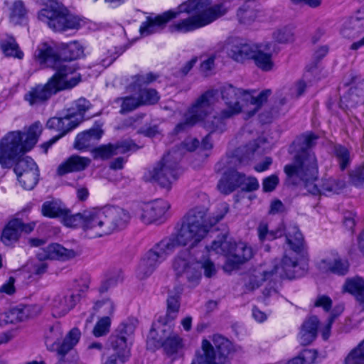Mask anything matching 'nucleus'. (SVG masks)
<instances>
[{
	"label": "nucleus",
	"mask_w": 364,
	"mask_h": 364,
	"mask_svg": "<svg viewBox=\"0 0 364 364\" xmlns=\"http://www.w3.org/2000/svg\"><path fill=\"white\" fill-rule=\"evenodd\" d=\"M228 210L227 204H222L220 214L209 221L205 219L206 210L204 208L191 210L176 236L161 240L141 257L136 270V277L140 279L150 277L177 247L196 245L206 235L210 227L224 218Z\"/></svg>",
	"instance_id": "obj_1"
},
{
	"label": "nucleus",
	"mask_w": 364,
	"mask_h": 364,
	"mask_svg": "<svg viewBox=\"0 0 364 364\" xmlns=\"http://www.w3.org/2000/svg\"><path fill=\"white\" fill-rule=\"evenodd\" d=\"M183 13L188 14V17L171 25V32L188 33L205 26L225 14V9L221 4L212 6L211 0H187L175 9L154 17L148 16L140 26V33L147 36L159 32L168 21Z\"/></svg>",
	"instance_id": "obj_2"
},
{
	"label": "nucleus",
	"mask_w": 364,
	"mask_h": 364,
	"mask_svg": "<svg viewBox=\"0 0 364 364\" xmlns=\"http://www.w3.org/2000/svg\"><path fill=\"white\" fill-rule=\"evenodd\" d=\"M131 215L127 210L113 205L84 210V230L90 237H97L124 229Z\"/></svg>",
	"instance_id": "obj_3"
},
{
	"label": "nucleus",
	"mask_w": 364,
	"mask_h": 364,
	"mask_svg": "<svg viewBox=\"0 0 364 364\" xmlns=\"http://www.w3.org/2000/svg\"><path fill=\"white\" fill-rule=\"evenodd\" d=\"M34 56L41 65L55 70L49 80L52 81L57 92L70 90L81 81V75L77 72L76 63L63 60L47 43H43L38 47Z\"/></svg>",
	"instance_id": "obj_4"
},
{
	"label": "nucleus",
	"mask_w": 364,
	"mask_h": 364,
	"mask_svg": "<svg viewBox=\"0 0 364 364\" xmlns=\"http://www.w3.org/2000/svg\"><path fill=\"white\" fill-rule=\"evenodd\" d=\"M42 126L35 122L26 131H11L0 140V165L4 168H11L16 160L31 151L38 141Z\"/></svg>",
	"instance_id": "obj_5"
},
{
	"label": "nucleus",
	"mask_w": 364,
	"mask_h": 364,
	"mask_svg": "<svg viewBox=\"0 0 364 364\" xmlns=\"http://www.w3.org/2000/svg\"><path fill=\"white\" fill-rule=\"evenodd\" d=\"M255 91L249 92L237 88L231 85H225L220 89L222 99L224 100L226 108L223 109L224 117H232L241 112L246 113L250 118L255 114L262 105L267 102L272 94L271 90H264L257 96Z\"/></svg>",
	"instance_id": "obj_6"
},
{
	"label": "nucleus",
	"mask_w": 364,
	"mask_h": 364,
	"mask_svg": "<svg viewBox=\"0 0 364 364\" xmlns=\"http://www.w3.org/2000/svg\"><path fill=\"white\" fill-rule=\"evenodd\" d=\"M284 171L289 185H303L311 194L318 192L315 181L318 178V167L317 158L312 151H299L291 164L285 165Z\"/></svg>",
	"instance_id": "obj_7"
},
{
	"label": "nucleus",
	"mask_w": 364,
	"mask_h": 364,
	"mask_svg": "<svg viewBox=\"0 0 364 364\" xmlns=\"http://www.w3.org/2000/svg\"><path fill=\"white\" fill-rule=\"evenodd\" d=\"M172 268L177 278L186 277L190 287L199 284L202 277V269L204 270L205 277L208 278L212 277L217 272L211 260L207 259L198 261L188 249L181 250L174 257Z\"/></svg>",
	"instance_id": "obj_8"
},
{
	"label": "nucleus",
	"mask_w": 364,
	"mask_h": 364,
	"mask_svg": "<svg viewBox=\"0 0 364 364\" xmlns=\"http://www.w3.org/2000/svg\"><path fill=\"white\" fill-rule=\"evenodd\" d=\"M303 272L300 271L298 258L285 254L282 259L273 261L272 267L266 270L255 271L245 284L246 291L257 289L262 282L269 280L276 282L281 279H294L301 277Z\"/></svg>",
	"instance_id": "obj_9"
},
{
	"label": "nucleus",
	"mask_w": 364,
	"mask_h": 364,
	"mask_svg": "<svg viewBox=\"0 0 364 364\" xmlns=\"http://www.w3.org/2000/svg\"><path fill=\"white\" fill-rule=\"evenodd\" d=\"M208 251H213L227 257L223 266L226 272H231L237 268L240 264L248 261L253 256V250L250 246L242 242L232 243L228 240L225 234L212 242Z\"/></svg>",
	"instance_id": "obj_10"
},
{
	"label": "nucleus",
	"mask_w": 364,
	"mask_h": 364,
	"mask_svg": "<svg viewBox=\"0 0 364 364\" xmlns=\"http://www.w3.org/2000/svg\"><path fill=\"white\" fill-rule=\"evenodd\" d=\"M257 232L260 242L274 240L284 235L286 243L293 253L289 255L296 257L294 255L301 252L304 246V238L300 232L298 226L290 223L287 226L281 223L275 229L269 230L267 222L261 221L257 228Z\"/></svg>",
	"instance_id": "obj_11"
},
{
	"label": "nucleus",
	"mask_w": 364,
	"mask_h": 364,
	"mask_svg": "<svg viewBox=\"0 0 364 364\" xmlns=\"http://www.w3.org/2000/svg\"><path fill=\"white\" fill-rule=\"evenodd\" d=\"M38 19L54 31L63 32L80 28V18L70 14L68 9L57 1H49L39 11Z\"/></svg>",
	"instance_id": "obj_12"
},
{
	"label": "nucleus",
	"mask_w": 364,
	"mask_h": 364,
	"mask_svg": "<svg viewBox=\"0 0 364 364\" xmlns=\"http://www.w3.org/2000/svg\"><path fill=\"white\" fill-rule=\"evenodd\" d=\"M214 347L208 340L202 341L201 350L199 351L191 364H230L227 356L232 347L231 342L220 335H214Z\"/></svg>",
	"instance_id": "obj_13"
},
{
	"label": "nucleus",
	"mask_w": 364,
	"mask_h": 364,
	"mask_svg": "<svg viewBox=\"0 0 364 364\" xmlns=\"http://www.w3.org/2000/svg\"><path fill=\"white\" fill-rule=\"evenodd\" d=\"M218 99V91L215 89H210L203 93L188 109L184 116V121L176 126V132L186 130L203 119L211 112L212 107Z\"/></svg>",
	"instance_id": "obj_14"
},
{
	"label": "nucleus",
	"mask_w": 364,
	"mask_h": 364,
	"mask_svg": "<svg viewBox=\"0 0 364 364\" xmlns=\"http://www.w3.org/2000/svg\"><path fill=\"white\" fill-rule=\"evenodd\" d=\"M218 99V91L215 89H210L203 93L188 109L184 116V121L176 126V132L186 130L203 119L211 112L212 107Z\"/></svg>",
	"instance_id": "obj_15"
},
{
	"label": "nucleus",
	"mask_w": 364,
	"mask_h": 364,
	"mask_svg": "<svg viewBox=\"0 0 364 364\" xmlns=\"http://www.w3.org/2000/svg\"><path fill=\"white\" fill-rule=\"evenodd\" d=\"M218 99V91L215 89H210L203 93L188 109L184 116V121L176 126V132L186 130L203 119L211 112L212 107Z\"/></svg>",
	"instance_id": "obj_16"
},
{
	"label": "nucleus",
	"mask_w": 364,
	"mask_h": 364,
	"mask_svg": "<svg viewBox=\"0 0 364 364\" xmlns=\"http://www.w3.org/2000/svg\"><path fill=\"white\" fill-rule=\"evenodd\" d=\"M174 153L168 152L146 176L148 181L156 182L161 187L169 191L172 184L181 173L178 162L173 160Z\"/></svg>",
	"instance_id": "obj_17"
},
{
	"label": "nucleus",
	"mask_w": 364,
	"mask_h": 364,
	"mask_svg": "<svg viewBox=\"0 0 364 364\" xmlns=\"http://www.w3.org/2000/svg\"><path fill=\"white\" fill-rule=\"evenodd\" d=\"M135 325L133 322L122 323L109 338L110 346L115 351L117 355H114L119 364H123L125 358L129 355V344L132 343Z\"/></svg>",
	"instance_id": "obj_18"
},
{
	"label": "nucleus",
	"mask_w": 364,
	"mask_h": 364,
	"mask_svg": "<svg viewBox=\"0 0 364 364\" xmlns=\"http://www.w3.org/2000/svg\"><path fill=\"white\" fill-rule=\"evenodd\" d=\"M38 261L33 264L32 272L36 275L44 274L48 265L45 259H61L66 260L74 258L76 253L73 250L66 249L59 244H51L46 247L41 249L36 254Z\"/></svg>",
	"instance_id": "obj_19"
},
{
	"label": "nucleus",
	"mask_w": 364,
	"mask_h": 364,
	"mask_svg": "<svg viewBox=\"0 0 364 364\" xmlns=\"http://www.w3.org/2000/svg\"><path fill=\"white\" fill-rule=\"evenodd\" d=\"M80 123V117H75L72 115L66 114L63 117H51L47 122L46 127L50 129H54L60 134L49 141L41 144V148L45 153H47L48 149L54 144L59 139L65 135L68 132L75 129Z\"/></svg>",
	"instance_id": "obj_20"
},
{
	"label": "nucleus",
	"mask_w": 364,
	"mask_h": 364,
	"mask_svg": "<svg viewBox=\"0 0 364 364\" xmlns=\"http://www.w3.org/2000/svg\"><path fill=\"white\" fill-rule=\"evenodd\" d=\"M169 203L164 200H156L151 203H141L135 210V215L144 223L149 224L161 220L169 209Z\"/></svg>",
	"instance_id": "obj_21"
},
{
	"label": "nucleus",
	"mask_w": 364,
	"mask_h": 364,
	"mask_svg": "<svg viewBox=\"0 0 364 364\" xmlns=\"http://www.w3.org/2000/svg\"><path fill=\"white\" fill-rule=\"evenodd\" d=\"M255 45L244 43L239 38H228L224 43L223 50L232 60L242 63L251 59Z\"/></svg>",
	"instance_id": "obj_22"
},
{
	"label": "nucleus",
	"mask_w": 364,
	"mask_h": 364,
	"mask_svg": "<svg viewBox=\"0 0 364 364\" xmlns=\"http://www.w3.org/2000/svg\"><path fill=\"white\" fill-rule=\"evenodd\" d=\"M41 312L39 305H26L11 309L9 311L1 313L3 326L9 323H16L24 321L38 316Z\"/></svg>",
	"instance_id": "obj_23"
},
{
	"label": "nucleus",
	"mask_w": 364,
	"mask_h": 364,
	"mask_svg": "<svg viewBox=\"0 0 364 364\" xmlns=\"http://www.w3.org/2000/svg\"><path fill=\"white\" fill-rule=\"evenodd\" d=\"M136 149V145L130 140H123L115 144L101 145L92 149L94 159L106 160L112 156L123 154Z\"/></svg>",
	"instance_id": "obj_24"
},
{
	"label": "nucleus",
	"mask_w": 364,
	"mask_h": 364,
	"mask_svg": "<svg viewBox=\"0 0 364 364\" xmlns=\"http://www.w3.org/2000/svg\"><path fill=\"white\" fill-rule=\"evenodd\" d=\"M80 301V295L75 291L58 294L53 299L50 306L54 317H61L67 314Z\"/></svg>",
	"instance_id": "obj_25"
},
{
	"label": "nucleus",
	"mask_w": 364,
	"mask_h": 364,
	"mask_svg": "<svg viewBox=\"0 0 364 364\" xmlns=\"http://www.w3.org/2000/svg\"><path fill=\"white\" fill-rule=\"evenodd\" d=\"M56 90L48 81L45 85H38L31 89L24 96V99L31 105L41 104L47 101L53 95L56 94Z\"/></svg>",
	"instance_id": "obj_26"
},
{
	"label": "nucleus",
	"mask_w": 364,
	"mask_h": 364,
	"mask_svg": "<svg viewBox=\"0 0 364 364\" xmlns=\"http://www.w3.org/2000/svg\"><path fill=\"white\" fill-rule=\"evenodd\" d=\"M242 178V173L235 169H229L223 174L218 183L217 188L221 193L228 195L240 188V183Z\"/></svg>",
	"instance_id": "obj_27"
},
{
	"label": "nucleus",
	"mask_w": 364,
	"mask_h": 364,
	"mask_svg": "<svg viewBox=\"0 0 364 364\" xmlns=\"http://www.w3.org/2000/svg\"><path fill=\"white\" fill-rule=\"evenodd\" d=\"M102 134V125L96 124L90 129L77 135L75 141V147L79 150L86 149L98 141Z\"/></svg>",
	"instance_id": "obj_28"
},
{
	"label": "nucleus",
	"mask_w": 364,
	"mask_h": 364,
	"mask_svg": "<svg viewBox=\"0 0 364 364\" xmlns=\"http://www.w3.org/2000/svg\"><path fill=\"white\" fill-rule=\"evenodd\" d=\"M319 321L316 316H311L304 321L298 335L301 345L311 344L316 338Z\"/></svg>",
	"instance_id": "obj_29"
},
{
	"label": "nucleus",
	"mask_w": 364,
	"mask_h": 364,
	"mask_svg": "<svg viewBox=\"0 0 364 364\" xmlns=\"http://www.w3.org/2000/svg\"><path fill=\"white\" fill-rule=\"evenodd\" d=\"M90 163V160L88 158L73 155L58 166L57 173L59 176H63L68 173L80 171L84 170Z\"/></svg>",
	"instance_id": "obj_30"
},
{
	"label": "nucleus",
	"mask_w": 364,
	"mask_h": 364,
	"mask_svg": "<svg viewBox=\"0 0 364 364\" xmlns=\"http://www.w3.org/2000/svg\"><path fill=\"white\" fill-rule=\"evenodd\" d=\"M318 268L321 271L324 272H330L338 275L343 276L348 272L349 262L348 260L340 257L333 259H325L319 262Z\"/></svg>",
	"instance_id": "obj_31"
},
{
	"label": "nucleus",
	"mask_w": 364,
	"mask_h": 364,
	"mask_svg": "<svg viewBox=\"0 0 364 364\" xmlns=\"http://www.w3.org/2000/svg\"><path fill=\"white\" fill-rule=\"evenodd\" d=\"M21 235L20 220L15 218L10 220L2 230L0 240L6 246L16 242Z\"/></svg>",
	"instance_id": "obj_32"
},
{
	"label": "nucleus",
	"mask_w": 364,
	"mask_h": 364,
	"mask_svg": "<svg viewBox=\"0 0 364 364\" xmlns=\"http://www.w3.org/2000/svg\"><path fill=\"white\" fill-rule=\"evenodd\" d=\"M63 337V329L59 323H55L49 326L45 332V343L50 350H56L58 353V348L60 346V341Z\"/></svg>",
	"instance_id": "obj_33"
},
{
	"label": "nucleus",
	"mask_w": 364,
	"mask_h": 364,
	"mask_svg": "<svg viewBox=\"0 0 364 364\" xmlns=\"http://www.w3.org/2000/svg\"><path fill=\"white\" fill-rule=\"evenodd\" d=\"M166 304L167 310L166 314L160 316L157 319L158 323L164 326H167L177 317L180 308L179 299L178 296H172L171 294H168Z\"/></svg>",
	"instance_id": "obj_34"
},
{
	"label": "nucleus",
	"mask_w": 364,
	"mask_h": 364,
	"mask_svg": "<svg viewBox=\"0 0 364 364\" xmlns=\"http://www.w3.org/2000/svg\"><path fill=\"white\" fill-rule=\"evenodd\" d=\"M343 290L353 295L360 303H364V279L354 277L346 279Z\"/></svg>",
	"instance_id": "obj_35"
},
{
	"label": "nucleus",
	"mask_w": 364,
	"mask_h": 364,
	"mask_svg": "<svg viewBox=\"0 0 364 364\" xmlns=\"http://www.w3.org/2000/svg\"><path fill=\"white\" fill-rule=\"evenodd\" d=\"M345 185L344 180L340 178H329L323 179L321 185L320 186H318V192L316 195L338 194L344 188Z\"/></svg>",
	"instance_id": "obj_36"
},
{
	"label": "nucleus",
	"mask_w": 364,
	"mask_h": 364,
	"mask_svg": "<svg viewBox=\"0 0 364 364\" xmlns=\"http://www.w3.org/2000/svg\"><path fill=\"white\" fill-rule=\"evenodd\" d=\"M251 59H253L256 65L263 71H269L273 68L274 63L272 59V54L263 51L261 46L255 45Z\"/></svg>",
	"instance_id": "obj_37"
},
{
	"label": "nucleus",
	"mask_w": 364,
	"mask_h": 364,
	"mask_svg": "<svg viewBox=\"0 0 364 364\" xmlns=\"http://www.w3.org/2000/svg\"><path fill=\"white\" fill-rule=\"evenodd\" d=\"M80 336L81 333L78 328H72L60 343L58 355L65 356L79 342Z\"/></svg>",
	"instance_id": "obj_38"
},
{
	"label": "nucleus",
	"mask_w": 364,
	"mask_h": 364,
	"mask_svg": "<svg viewBox=\"0 0 364 364\" xmlns=\"http://www.w3.org/2000/svg\"><path fill=\"white\" fill-rule=\"evenodd\" d=\"M66 207L65 205L58 200L46 201L43 203L41 208L42 214L50 218H60L65 213Z\"/></svg>",
	"instance_id": "obj_39"
},
{
	"label": "nucleus",
	"mask_w": 364,
	"mask_h": 364,
	"mask_svg": "<svg viewBox=\"0 0 364 364\" xmlns=\"http://www.w3.org/2000/svg\"><path fill=\"white\" fill-rule=\"evenodd\" d=\"M161 346L166 354L172 355L182 348V338L178 334L170 332L167 337L161 341Z\"/></svg>",
	"instance_id": "obj_40"
},
{
	"label": "nucleus",
	"mask_w": 364,
	"mask_h": 364,
	"mask_svg": "<svg viewBox=\"0 0 364 364\" xmlns=\"http://www.w3.org/2000/svg\"><path fill=\"white\" fill-rule=\"evenodd\" d=\"M318 358V353L314 349H304L299 354L288 360L284 364H315Z\"/></svg>",
	"instance_id": "obj_41"
},
{
	"label": "nucleus",
	"mask_w": 364,
	"mask_h": 364,
	"mask_svg": "<svg viewBox=\"0 0 364 364\" xmlns=\"http://www.w3.org/2000/svg\"><path fill=\"white\" fill-rule=\"evenodd\" d=\"M253 4V2L247 1L238 9L237 15L240 23L249 24L257 18V11Z\"/></svg>",
	"instance_id": "obj_42"
},
{
	"label": "nucleus",
	"mask_w": 364,
	"mask_h": 364,
	"mask_svg": "<svg viewBox=\"0 0 364 364\" xmlns=\"http://www.w3.org/2000/svg\"><path fill=\"white\" fill-rule=\"evenodd\" d=\"M0 46L6 56H12L19 59L23 58V53L18 50V46L12 36H7L0 41Z\"/></svg>",
	"instance_id": "obj_43"
},
{
	"label": "nucleus",
	"mask_w": 364,
	"mask_h": 364,
	"mask_svg": "<svg viewBox=\"0 0 364 364\" xmlns=\"http://www.w3.org/2000/svg\"><path fill=\"white\" fill-rule=\"evenodd\" d=\"M21 186L26 190L33 189L38 181V168L16 175Z\"/></svg>",
	"instance_id": "obj_44"
},
{
	"label": "nucleus",
	"mask_w": 364,
	"mask_h": 364,
	"mask_svg": "<svg viewBox=\"0 0 364 364\" xmlns=\"http://www.w3.org/2000/svg\"><path fill=\"white\" fill-rule=\"evenodd\" d=\"M62 223L70 228H82L84 230V210L81 213L71 214L67 208L61 217Z\"/></svg>",
	"instance_id": "obj_45"
},
{
	"label": "nucleus",
	"mask_w": 364,
	"mask_h": 364,
	"mask_svg": "<svg viewBox=\"0 0 364 364\" xmlns=\"http://www.w3.org/2000/svg\"><path fill=\"white\" fill-rule=\"evenodd\" d=\"M27 10L22 1L14 2L10 8V21L14 24L21 23L26 18Z\"/></svg>",
	"instance_id": "obj_46"
},
{
	"label": "nucleus",
	"mask_w": 364,
	"mask_h": 364,
	"mask_svg": "<svg viewBox=\"0 0 364 364\" xmlns=\"http://www.w3.org/2000/svg\"><path fill=\"white\" fill-rule=\"evenodd\" d=\"M14 171L16 175L38 168L35 161L29 156H21L14 161Z\"/></svg>",
	"instance_id": "obj_47"
},
{
	"label": "nucleus",
	"mask_w": 364,
	"mask_h": 364,
	"mask_svg": "<svg viewBox=\"0 0 364 364\" xmlns=\"http://www.w3.org/2000/svg\"><path fill=\"white\" fill-rule=\"evenodd\" d=\"M84 50L82 46L77 42H72L67 45L63 50L65 55L63 60L73 62L74 60L81 57L83 55Z\"/></svg>",
	"instance_id": "obj_48"
},
{
	"label": "nucleus",
	"mask_w": 364,
	"mask_h": 364,
	"mask_svg": "<svg viewBox=\"0 0 364 364\" xmlns=\"http://www.w3.org/2000/svg\"><path fill=\"white\" fill-rule=\"evenodd\" d=\"M229 118L223 117L222 110L218 115L214 116L211 120H207L205 123V127L210 133L215 132H223L225 128V121Z\"/></svg>",
	"instance_id": "obj_49"
},
{
	"label": "nucleus",
	"mask_w": 364,
	"mask_h": 364,
	"mask_svg": "<svg viewBox=\"0 0 364 364\" xmlns=\"http://www.w3.org/2000/svg\"><path fill=\"white\" fill-rule=\"evenodd\" d=\"M345 364H364V340L348 353Z\"/></svg>",
	"instance_id": "obj_50"
},
{
	"label": "nucleus",
	"mask_w": 364,
	"mask_h": 364,
	"mask_svg": "<svg viewBox=\"0 0 364 364\" xmlns=\"http://www.w3.org/2000/svg\"><path fill=\"white\" fill-rule=\"evenodd\" d=\"M140 105H154L158 102L160 96L154 89H142L138 97Z\"/></svg>",
	"instance_id": "obj_51"
},
{
	"label": "nucleus",
	"mask_w": 364,
	"mask_h": 364,
	"mask_svg": "<svg viewBox=\"0 0 364 364\" xmlns=\"http://www.w3.org/2000/svg\"><path fill=\"white\" fill-rule=\"evenodd\" d=\"M119 101L121 102V108L119 110L121 114L130 112L141 106L138 97L133 96L118 98L117 102Z\"/></svg>",
	"instance_id": "obj_52"
},
{
	"label": "nucleus",
	"mask_w": 364,
	"mask_h": 364,
	"mask_svg": "<svg viewBox=\"0 0 364 364\" xmlns=\"http://www.w3.org/2000/svg\"><path fill=\"white\" fill-rule=\"evenodd\" d=\"M273 38L279 43H287L293 41L294 33L290 26H283L277 28L273 33Z\"/></svg>",
	"instance_id": "obj_53"
},
{
	"label": "nucleus",
	"mask_w": 364,
	"mask_h": 364,
	"mask_svg": "<svg viewBox=\"0 0 364 364\" xmlns=\"http://www.w3.org/2000/svg\"><path fill=\"white\" fill-rule=\"evenodd\" d=\"M122 54V52H118L114 50H107L101 54L97 60V63L101 65L104 68H107L112 65L113 62Z\"/></svg>",
	"instance_id": "obj_54"
},
{
	"label": "nucleus",
	"mask_w": 364,
	"mask_h": 364,
	"mask_svg": "<svg viewBox=\"0 0 364 364\" xmlns=\"http://www.w3.org/2000/svg\"><path fill=\"white\" fill-rule=\"evenodd\" d=\"M91 105L88 100L85 98H80L75 102V108L76 112H70L68 113V115L74 116L75 118L80 117V122L83 119V116L86 111H87Z\"/></svg>",
	"instance_id": "obj_55"
},
{
	"label": "nucleus",
	"mask_w": 364,
	"mask_h": 364,
	"mask_svg": "<svg viewBox=\"0 0 364 364\" xmlns=\"http://www.w3.org/2000/svg\"><path fill=\"white\" fill-rule=\"evenodd\" d=\"M343 307H338L334 309L333 311L331 314L327 319L326 323L321 328V333L323 340H327L331 334V328L333 323L336 317L343 311Z\"/></svg>",
	"instance_id": "obj_56"
},
{
	"label": "nucleus",
	"mask_w": 364,
	"mask_h": 364,
	"mask_svg": "<svg viewBox=\"0 0 364 364\" xmlns=\"http://www.w3.org/2000/svg\"><path fill=\"white\" fill-rule=\"evenodd\" d=\"M110 318L108 316H104L100 319L95 324L92 333L95 337H100L107 334L109 331Z\"/></svg>",
	"instance_id": "obj_57"
},
{
	"label": "nucleus",
	"mask_w": 364,
	"mask_h": 364,
	"mask_svg": "<svg viewBox=\"0 0 364 364\" xmlns=\"http://www.w3.org/2000/svg\"><path fill=\"white\" fill-rule=\"evenodd\" d=\"M335 154L340 164L341 170H344L350 164V152L341 146L335 148Z\"/></svg>",
	"instance_id": "obj_58"
},
{
	"label": "nucleus",
	"mask_w": 364,
	"mask_h": 364,
	"mask_svg": "<svg viewBox=\"0 0 364 364\" xmlns=\"http://www.w3.org/2000/svg\"><path fill=\"white\" fill-rule=\"evenodd\" d=\"M259 186V182L255 177H247L243 173V178L240 183V188H241L242 191L247 192L254 191L257 190Z\"/></svg>",
	"instance_id": "obj_59"
},
{
	"label": "nucleus",
	"mask_w": 364,
	"mask_h": 364,
	"mask_svg": "<svg viewBox=\"0 0 364 364\" xmlns=\"http://www.w3.org/2000/svg\"><path fill=\"white\" fill-rule=\"evenodd\" d=\"M351 182L356 186L364 183V165L355 168L350 173Z\"/></svg>",
	"instance_id": "obj_60"
},
{
	"label": "nucleus",
	"mask_w": 364,
	"mask_h": 364,
	"mask_svg": "<svg viewBox=\"0 0 364 364\" xmlns=\"http://www.w3.org/2000/svg\"><path fill=\"white\" fill-rule=\"evenodd\" d=\"M291 93L289 92L287 87L278 91L276 94L275 105L277 107L281 108L286 105L290 100L293 99Z\"/></svg>",
	"instance_id": "obj_61"
},
{
	"label": "nucleus",
	"mask_w": 364,
	"mask_h": 364,
	"mask_svg": "<svg viewBox=\"0 0 364 364\" xmlns=\"http://www.w3.org/2000/svg\"><path fill=\"white\" fill-rule=\"evenodd\" d=\"M317 139V136L314 134H309L301 136L299 139L301 143V149L302 150H309L311 151V148L315 146L316 141Z\"/></svg>",
	"instance_id": "obj_62"
},
{
	"label": "nucleus",
	"mask_w": 364,
	"mask_h": 364,
	"mask_svg": "<svg viewBox=\"0 0 364 364\" xmlns=\"http://www.w3.org/2000/svg\"><path fill=\"white\" fill-rule=\"evenodd\" d=\"M156 78L157 75L151 73L145 75H137L134 77V86L141 87L154 82Z\"/></svg>",
	"instance_id": "obj_63"
},
{
	"label": "nucleus",
	"mask_w": 364,
	"mask_h": 364,
	"mask_svg": "<svg viewBox=\"0 0 364 364\" xmlns=\"http://www.w3.org/2000/svg\"><path fill=\"white\" fill-rule=\"evenodd\" d=\"M279 183V178L277 175L272 174L263 180L262 188L264 192H272Z\"/></svg>",
	"instance_id": "obj_64"
}]
</instances>
